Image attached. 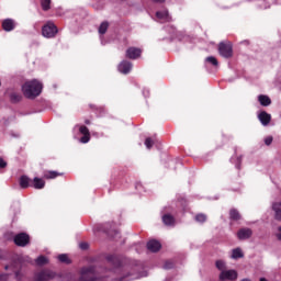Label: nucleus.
<instances>
[{
  "label": "nucleus",
  "instance_id": "9d476101",
  "mask_svg": "<svg viewBox=\"0 0 281 281\" xmlns=\"http://www.w3.org/2000/svg\"><path fill=\"white\" fill-rule=\"evenodd\" d=\"M156 19H158L160 23H170L172 21V16H170V13L166 10L157 11Z\"/></svg>",
  "mask_w": 281,
  "mask_h": 281
},
{
  "label": "nucleus",
  "instance_id": "393cba45",
  "mask_svg": "<svg viewBox=\"0 0 281 281\" xmlns=\"http://www.w3.org/2000/svg\"><path fill=\"white\" fill-rule=\"evenodd\" d=\"M215 266H216V269H218V271H221V273H223V271H226V269H227V265L223 260H217L215 262Z\"/></svg>",
  "mask_w": 281,
  "mask_h": 281
},
{
  "label": "nucleus",
  "instance_id": "a878e982",
  "mask_svg": "<svg viewBox=\"0 0 281 281\" xmlns=\"http://www.w3.org/2000/svg\"><path fill=\"white\" fill-rule=\"evenodd\" d=\"M56 177H60V173L57 171H47L44 175V179H56Z\"/></svg>",
  "mask_w": 281,
  "mask_h": 281
},
{
  "label": "nucleus",
  "instance_id": "2f4dec72",
  "mask_svg": "<svg viewBox=\"0 0 281 281\" xmlns=\"http://www.w3.org/2000/svg\"><path fill=\"white\" fill-rule=\"evenodd\" d=\"M36 265H40V266L47 265V259L45 258V256H40L36 259Z\"/></svg>",
  "mask_w": 281,
  "mask_h": 281
},
{
  "label": "nucleus",
  "instance_id": "473e14b6",
  "mask_svg": "<svg viewBox=\"0 0 281 281\" xmlns=\"http://www.w3.org/2000/svg\"><path fill=\"white\" fill-rule=\"evenodd\" d=\"M265 144H266V146H271V144H273V137L272 136L266 137Z\"/></svg>",
  "mask_w": 281,
  "mask_h": 281
},
{
  "label": "nucleus",
  "instance_id": "1a4fd4ad",
  "mask_svg": "<svg viewBox=\"0 0 281 281\" xmlns=\"http://www.w3.org/2000/svg\"><path fill=\"white\" fill-rule=\"evenodd\" d=\"M79 133L83 135L80 138L81 144H89V142L91 140V133L89 132V127L85 125L79 126Z\"/></svg>",
  "mask_w": 281,
  "mask_h": 281
},
{
  "label": "nucleus",
  "instance_id": "79ce46f5",
  "mask_svg": "<svg viewBox=\"0 0 281 281\" xmlns=\"http://www.w3.org/2000/svg\"><path fill=\"white\" fill-rule=\"evenodd\" d=\"M85 124H87L88 126L91 124V121L89 119L85 120Z\"/></svg>",
  "mask_w": 281,
  "mask_h": 281
},
{
  "label": "nucleus",
  "instance_id": "5701e85b",
  "mask_svg": "<svg viewBox=\"0 0 281 281\" xmlns=\"http://www.w3.org/2000/svg\"><path fill=\"white\" fill-rule=\"evenodd\" d=\"M162 223H165V225H175V217L170 214H165L162 216Z\"/></svg>",
  "mask_w": 281,
  "mask_h": 281
},
{
  "label": "nucleus",
  "instance_id": "a18cd8bd",
  "mask_svg": "<svg viewBox=\"0 0 281 281\" xmlns=\"http://www.w3.org/2000/svg\"><path fill=\"white\" fill-rule=\"evenodd\" d=\"M114 234H115V235H117V234H119V232H117V231H114Z\"/></svg>",
  "mask_w": 281,
  "mask_h": 281
},
{
  "label": "nucleus",
  "instance_id": "f03ea898",
  "mask_svg": "<svg viewBox=\"0 0 281 281\" xmlns=\"http://www.w3.org/2000/svg\"><path fill=\"white\" fill-rule=\"evenodd\" d=\"M218 54L223 58H232V56H234L232 42H227V43L221 42L218 44Z\"/></svg>",
  "mask_w": 281,
  "mask_h": 281
},
{
  "label": "nucleus",
  "instance_id": "20e7f679",
  "mask_svg": "<svg viewBox=\"0 0 281 281\" xmlns=\"http://www.w3.org/2000/svg\"><path fill=\"white\" fill-rule=\"evenodd\" d=\"M13 240L18 247H27L30 245V235L27 233H20L14 236Z\"/></svg>",
  "mask_w": 281,
  "mask_h": 281
},
{
  "label": "nucleus",
  "instance_id": "bb28decb",
  "mask_svg": "<svg viewBox=\"0 0 281 281\" xmlns=\"http://www.w3.org/2000/svg\"><path fill=\"white\" fill-rule=\"evenodd\" d=\"M109 30V22L104 21L99 26V34H104Z\"/></svg>",
  "mask_w": 281,
  "mask_h": 281
},
{
  "label": "nucleus",
  "instance_id": "9b49d317",
  "mask_svg": "<svg viewBox=\"0 0 281 281\" xmlns=\"http://www.w3.org/2000/svg\"><path fill=\"white\" fill-rule=\"evenodd\" d=\"M254 236V231L251 228H240L237 233L239 240H247Z\"/></svg>",
  "mask_w": 281,
  "mask_h": 281
},
{
  "label": "nucleus",
  "instance_id": "c756f323",
  "mask_svg": "<svg viewBox=\"0 0 281 281\" xmlns=\"http://www.w3.org/2000/svg\"><path fill=\"white\" fill-rule=\"evenodd\" d=\"M206 63H211V65H213L214 67H218V60L216 59V57H213V56L207 57Z\"/></svg>",
  "mask_w": 281,
  "mask_h": 281
},
{
  "label": "nucleus",
  "instance_id": "7ed1b4c3",
  "mask_svg": "<svg viewBox=\"0 0 281 281\" xmlns=\"http://www.w3.org/2000/svg\"><path fill=\"white\" fill-rule=\"evenodd\" d=\"M42 34L45 38H54V36L58 34V27L54 22H47V24L42 27Z\"/></svg>",
  "mask_w": 281,
  "mask_h": 281
},
{
  "label": "nucleus",
  "instance_id": "c03bdc74",
  "mask_svg": "<svg viewBox=\"0 0 281 281\" xmlns=\"http://www.w3.org/2000/svg\"><path fill=\"white\" fill-rule=\"evenodd\" d=\"M241 281H251L250 279H243Z\"/></svg>",
  "mask_w": 281,
  "mask_h": 281
},
{
  "label": "nucleus",
  "instance_id": "72a5a7b5",
  "mask_svg": "<svg viewBox=\"0 0 281 281\" xmlns=\"http://www.w3.org/2000/svg\"><path fill=\"white\" fill-rule=\"evenodd\" d=\"M106 260H108L109 262H113L114 265H115V262H119V261H117V257H115V256H113V255L108 256V257H106Z\"/></svg>",
  "mask_w": 281,
  "mask_h": 281
},
{
  "label": "nucleus",
  "instance_id": "4468645a",
  "mask_svg": "<svg viewBox=\"0 0 281 281\" xmlns=\"http://www.w3.org/2000/svg\"><path fill=\"white\" fill-rule=\"evenodd\" d=\"M147 249L153 251V254H157V251L161 249V243H159L157 239H151L147 243Z\"/></svg>",
  "mask_w": 281,
  "mask_h": 281
},
{
  "label": "nucleus",
  "instance_id": "c9c22d12",
  "mask_svg": "<svg viewBox=\"0 0 281 281\" xmlns=\"http://www.w3.org/2000/svg\"><path fill=\"white\" fill-rule=\"evenodd\" d=\"M79 247H80V249H82L85 251V250L89 249V244L83 241V243L79 244Z\"/></svg>",
  "mask_w": 281,
  "mask_h": 281
},
{
  "label": "nucleus",
  "instance_id": "a19ab883",
  "mask_svg": "<svg viewBox=\"0 0 281 281\" xmlns=\"http://www.w3.org/2000/svg\"><path fill=\"white\" fill-rule=\"evenodd\" d=\"M154 3H164L166 0H151Z\"/></svg>",
  "mask_w": 281,
  "mask_h": 281
},
{
  "label": "nucleus",
  "instance_id": "39448f33",
  "mask_svg": "<svg viewBox=\"0 0 281 281\" xmlns=\"http://www.w3.org/2000/svg\"><path fill=\"white\" fill-rule=\"evenodd\" d=\"M142 56V48L137 47H128L125 52V57L130 58V60H137Z\"/></svg>",
  "mask_w": 281,
  "mask_h": 281
},
{
  "label": "nucleus",
  "instance_id": "ddd939ff",
  "mask_svg": "<svg viewBox=\"0 0 281 281\" xmlns=\"http://www.w3.org/2000/svg\"><path fill=\"white\" fill-rule=\"evenodd\" d=\"M258 120L262 124V126H269V124L271 123V114L262 111L258 114Z\"/></svg>",
  "mask_w": 281,
  "mask_h": 281
},
{
  "label": "nucleus",
  "instance_id": "2eb2a0df",
  "mask_svg": "<svg viewBox=\"0 0 281 281\" xmlns=\"http://www.w3.org/2000/svg\"><path fill=\"white\" fill-rule=\"evenodd\" d=\"M272 212H274L276 221L281 222V202H273L271 205Z\"/></svg>",
  "mask_w": 281,
  "mask_h": 281
},
{
  "label": "nucleus",
  "instance_id": "a211bd4d",
  "mask_svg": "<svg viewBox=\"0 0 281 281\" xmlns=\"http://www.w3.org/2000/svg\"><path fill=\"white\" fill-rule=\"evenodd\" d=\"M9 98H10V102H12L13 104H16L21 102V100H23V95L21 94V92H16V91H11L9 93Z\"/></svg>",
  "mask_w": 281,
  "mask_h": 281
},
{
  "label": "nucleus",
  "instance_id": "ea45409f",
  "mask_svg": "<svg viewBox=\"0 0 281 281\" xmlns=\"http://www.w3.org/2000/svg\"><path fill=\"white\" fill-rule=\"evenodd\" d=\"M16 280H21V272H15Z\"/></svg>",
  "mask_w": 281,
  "mask_h": 281
},
{
  "label": "nucleus",
  "instance_id": "4c0bfd02",
  "mask_svg": "<svg viewBox=\"0 0 281 281\" xmlns=\"http://www.w3.org/2000/svg\"><path fill=\"white\" fill-rule=\"evenodd\" d=\"M0 281H8V274H0Z\"/></svg>",
  "mask_w": 281,
  "mask_h": 281
},
{
  "label": "nucleus",
  "instance_id": "6e6552de",
  "mask_svg": "<svg viewBox=\"0 0 281 281\" xmlns=\"http://www.w3.org/2000/svg\"><path fill=\"white\" fill-rule=\"evenodd\" d=\"M54 278H56V273L49 270H43L36 274L37 281H49V280H54Z\"/></svg>",
  "mask_w": 281,
  "mask_h": 281
},
{
  "label": "nucleus",
  "instance_id": "6ab92c4d",
  "mask_svg": "<svg viewBox=\"0 0 281 281\" xmlns=\"http://www.w3.org/2000/svg\"><path fill=\"white\" fill-rule=\"evenodd\" d=\"M258 102L261 104V106H270L271 98H269L267 94H259Z\"/></svg>",
  "mask_w": 281,
  "mask_h": 281
},
{
  "label": "nucleus",
  "instance_id": "e433bc0d",
  "mask_svg": "<svg viewBox=\"0 0 281 281\" xmlns=\"http://www.w3.org/2000/svg\"><path fill=\"white\" fill-rule=\"evenodd\" d=\"M5 166H8V162L3 158H0V168H5Z\"/></svg>",
  "mask_w": 281,
  "mask_h": 281
},
{
  "label": "nucleus",
  "instance_id": "f8f14e48",
  "mask_svg": "<svg viewBox=\"0 0 281 281\" xmlns=\"http://www.w3.org/2000/svg\"><path fill=\"white\" fill-rule=\"evenodd\" d=\"M131 69H133V64L128 60H123L119 64V71L121 74H131Z\"/></svg>",
  "mask_w": 281,
  "mask_h": 281
},
{
  "label": "nucleus",
  "instance_id": "f704fd0d",
  "mask_svg": "<svg viewBox=\"0 0 281 281\" xmlns=\"http://www.w3.org/2000/svg\"><path fill=\"white\" fill-rule=\"evenodd\" d=\"M172 267H175V263L172 261H167L164 265V269H172Z\"/></svg>",
  "mask_w": 281,
  "mask_h": 281
},
{
  "label": "nucleus",
  "instance_id": "dca6fc26",
  "mask_svg": "<svg viewBox=\"0 0 281 281\" xmlns=\"http://www.w3.org/2000/svg\"><path fill=\"white\" fill-rule=\"evenodd\" d=\"M14 27H16V24L12 19H7L2 22V30H4V32H12Z\"/></svg>",
  "mask_w": 281,
  "mask_h": 281
},
{
  "label": "nucleus",
  "instance_id": "0eeeda50",
  "mask_svg": "<svg viewBox=\"0 0 281 281\" xmlns=\"http://www.w3.org/2000/svg\"><path fill=\"white\" fill-rule=\"evenodd\" d=\"M144 276L142 273H138L135 271V268H133L131 271L125 272L119 281H131V280H139V278H143Z\"/></svg>",
  "mask_w": 281,
  "mask_h": 281
},
{
  "label": "nucleus",
  "instance_id": "4be33fe9",
  "mask_svg": "<svg viewBox=\"0 0 281 281\" xmlns=\"http://www.w3.org/2000/svg\"><path fill=\"white\" fill-rule=\"evenodd\" d=\"M229 218H231V221H240V218H241L240 212H238V210H236V209H231Z\"/></svg>",
  "mask_w": 281,
  "mask_h": 281
},
{
  "label": "nucleus",
  "instance_id": "7c9ffc66",
  "mask_svg": "<svg viewBox=\"0 0 281 281\" xmlns=\"http://www.w3.org/2000/svg\"><path fill=\"white\" fill-rule=\"evenodd\" d=\"M145 146H146V148H148V150H150V148H153V146H155V142H153V138H150V137L146 138Z\"/></svg>",
  "mask_w": 281,
  "mask_h": 281
},
{
  "label": "nucleus",
  "instance_id": "412c9836",
  "mask_svg": "<svg viewBox=\"0 0 281 281\" xmlns=\"http://www.w3.org/2000/svg\"><path fill=\"white\" fill-rule=\"evenodd\" d=\"M231 258H233V260H238V258H245V254H243V249L235 248L233 249Z\"/></svg>",
  "mask_w": 281,
  "mask_h": 281
},
{
  "label": "nucleus",
  "instance_id": "b1692460",
  "mask_svg": "<svg viewBox=\"0 0 281 281\" xmlns=\"http://www.w3.org/2000/svg\"><path fill=\"white\" fill-rule=\"evenodd\" d=\"M41 5L44 12L52 10V0H41Z\"/></svg>",
  "mask_w": 281,
  "mask_h": 281
},
{
  "label": "nucleus",
  "instance_id": "423d86ee",
  "mask_svg": "<svg viewBox=\"0 0 281 281\" xmlns=\"http://www.w3.org/2000/svg\"><path fill=\"white\" fill-rule=\"evenodd\" d=\"M220 280L225 281H234L238 280V272L236 270H224L223 272L220 273Z\"/></svg>",
  "mask_w": 281,
  "mask_h": 281
},
{
  "label": "nucleus",
  "instance_id": "49530a36",
  "mask_svg": "<svg viewBox=\"0 0 281 281\" xmlns=\"http://www.w3.org/2000/svg\"><path fill=\"white\" fill-rule=\"evenodd\" d=\"M4 269H8V266H5V268Z\"/></svg>",
  "mask_w": 281,
  "mask_h": 281
},
{
  "label": "nucleus",
  "instance_id": "c85d7f7f",
  "mask_svg": "<svg viewBox=\"0 0 281 281\" xmlns=\"http://www.w3.org/2000/svg\"><path fill=\"white\" fill-rule=\"evenodd\" d=\"M59 262H65L66 265H70L71 260H69V257L65 254H61L58 256Z\"/></svg>",
  "mask_w": 281,
  "mask_h": 281
},
{
  "label": "nucleus",
  "instance_id": "f257e3e1",
  "mask_svg": "<svg viewBox=\"0 0 281 281\" xmlns=\"http://www.w3.org/2000/svg\"><path fill=\"white\" fill-rule=\"evenodd\" d=\"M22 91L29 100H34V98H38L43 91V83H41L38 80L33 79L31 81H26L22 86Z\"/></svg>",
  "mask_w": 281,
  "mask_h": 281
},
{
  "label": "nucleus",
  "instance_id": "f3484780",
  "mask_svg": "<svg viewBox=\"0 0 281 281\" xmlns=\"http://www.w3.org/2000/svg\"><path fill=\"white\" fill-rule=\"evenodd\" d=\"M31 188H34L35 190H43V188H45V180L35 177L31 182Z\"/></svg>",
  "mask_w": 281,
  "mask_h": 281
},
{
  "label": "nucleus",
  "instance_id": "cd10ccee",
  "mask_svg": "<svg viewBox=\"0 0 281 281\" xmlns=\"http://www.w3.org/2000/svg\"><path fill=\"white\" fill-rule=\"evenodd\" d=\"M195 221L196 223H205V221H207V215L199 213L198 215H195Z\"/></svg>",
  "mask_w": 281,
  "mask_h": 281
},
{
  "label": "nucleus",
  "instance_id": "aec40b11",
  "mask_svg": "<svg viewBox=\"0 0 281 281\" xmlns=\"http://www.w3.org/2000/svg\"><path fill=\"white\" fill-rule=\"evenodd\" d=\"M20 187L23 189L32 187V179L27 176H22L20 178Z\"/></svg>",
  "mask_w": 281,
  "mask_h": 281
},
{
  "label": "nucleus",
  "instance_id": "58836bf2",
  "mask_svg": "<svg viewBox=\"0 0 281 281\" xmlns=\"http://www.w3.org/2000/svg\"><path fill=\"white\" fill-rule=\"evenodd\" d=\"M277 238L278 240H281V226L278 228Z\"/></svg>",
  "mask_w": 281,
  "mask_h": 281
},
{
  "label": "nucleus",
  "instance_id": "37998d69",
  "mask_svg": "<svg viewBox=\"0 0 281 281\" xmlns=\"http://www.w3.org/2000/svg\"><path fill=\"white\" fill-rule=\"evenodd\" d=\"M109 236H113V233H111V231L108 232Z\"/></svg>",
  "mask_w": 281,
  "mask_h": 281
}]
</instances>
